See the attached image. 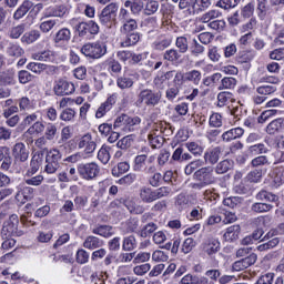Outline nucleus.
I'll return each instance as SVG.
<instances>
[{"label":"nucleus","instance_id":"1","mask_svg":"<svg viewBox=\"0 0 284 284\" xmlns=\"http://www.w3.org/2000/svg\"><path fill=\"white\" fill-rule=\"evenodd\" d=\"M174 130L168 122H156L153 130L149 134V143L151 148L156 149L163 145V136H172Z\"/></svg>","mask_w":284,"mask_h":284},{"label":"nucleus","instance_id":"2","mask_svg":"<svg viewBox=\"0 0 284 284\" xmlns=\"http://www.w3.org/2000/svg\"><path fill=\"white\" fill-rule=\"evenodd\" d=\"M9 221L10 222H7L2 227V236L7 239L2 243L3 250H11V247H14V245H17V241L10 239V236L14 234L17 226L19 225V220L17 219V215H12Z\"/></svg>","mask_w":284,"mask_h":284},{"label":"nucleus","instance_id":"3","mask_svg":"<svg viewBox=\"0 0 284 284\" xmlns=\"http://www.w3.org/2000/svg\"><path fill=\"white\" fill-rule=\"evenodd\" d=\"M217 105L220 108L226 105L229 110H231V114H233V116H239V113L241 112V102H236L234 95L230 92H222L217 95Z\"/></svg>","mask_w":284,"mask_h":284},{"label":"nucleus","instance_id":"4","mask_svg":"<svg viewBox=\"0 0 284 284\" xmlns=\"http://www.w3.org/2000/svg\"><path fill=\"white\" fill-rule=\"evenodd\" d=\"M141 123V119L139 118H130L126 114L120 115L116 118L113 130H119L122 133L130 132L132 130V125H139Z\"/></svg>","mask_w":284,"mask_h":284},{"label":"nucleus","instance_id":"5","mask_svg":"<svg viewBox=\"0 0 284 284\" xmlns=\"http://www.w3.org/2000/svg\"><path fill=\"white\" fill-rule=\"evenodd\" d=\"M116 10H119L116 4H109L102 10L100 21L105 28H112V26H114V21H116Z\"/></svg>","mask_w":284,"mask_h":284},{"label":"nucleus","instance_id":"6","mask_svg":"<svg viewBox=\"0 0 284 284\" xmlns=\"http://www.w3.org/2000/svg\"><path fill=\"white\" fill-rule=\"evenodd\" d=\"M81 52L84 57L101 59L105 54V47L101 43H88L82 47Z\"/></svg>","mask_w":284,"mask_h":284},{"label":"nucleus","instance_id":"7","mask_svg":"<svg viewBox=\"0 0 284 284\" xmlns=\"http://www.w3.org/2000/svg\"><path fill=\"white\" fill-rule=\"evenodd\" d=\"M78 171L82 179H85L87 181H92V179H97V176H99L100 169L97 163H88L80 164Z\"/></svg>","mask_w":284,"mask_h":284},{"label":"nucleus","instance_id":"8","mask_svg":"<svg viewBox=\"0 0 284 284\" xmlns=\"http://www.w3.org/2000/svg\"><path fill=\"white\" fill-rule=\"evenodd\" d=\"M163 192H165V189H160L158 191H152V189L144 187L140 192V197L145 203H152V201H156V199H161L163 196Z\"/></svg>","mask_w":284,"mask_h":284},{"label":"nucleus","instance_id":"9","mask_svg":"<svg viewBox=\"0 0 284 284\" xmlns=\"http://www.w3.org/2000/svg\"><path fill=\"white\" fill-rule=\"evenodd\" d=\"M78 145L80 150H83L87 154H92V152L97 150V142H94V139H92L90 134L83 135L79 140Z\"/></svg>","mask_w":284,"mask_h":284},{"label":"nucleus","instance_id":"10","mask_svg":"<svg viewBox=\"0 0 284 284\" xmlns=\"http://www.w3.org/2000/svg\"><path fill=\"white\" fill-rule=\"evenodd\" d=\"M54 92L58 97H63V94H72L74 92V84L68 82V80H58L54 85Z\"/></svg>","mask_w":284,"mask_h":284},{"label":"nucleus","instance_id":"11","mask_svg":"<svg viewBox=\"0 0 284 284\" xmlns=\"http://www.w3.org/2000/svg\"><path fill=\"white\" fill-rule=\"evenodd\" d=\"M159 99H161V95L159 93H153L151 90H143L140 93V102L145 103V105H156Z\"/></svg>","mask_w":284,"mask_h":284},{"label":"nucleus","instance_id":"12","mask_svg":"<svg viewBox=\"0 0 284 284\" xmlns=\"http://www.w3.org/2000/svg\"><path fill=\"white\" fill-rule=\"evenodd\" d=\"M241 234V226L240 225H232L226 229V232L223 235L224 241L232 243L236 240H239V236Z\"/></svg>","mask_w":284,"mask_h":284},{"label":"nucleus","instance_id":"13","mask_svg":"<svg viewBox=\"0 0 284 284\" xmlns=\"http://www.w3.org/2000/svg\"><path fill=\"white\" fill-rule=\"evenodd\" d=\"M150 162H152V158L148 160L146 154H141L135 158L133 168L136 172H143Z\"/></svg>","mask_w":284,"mask_h":284},{"label":"nucleus","instance_id":"14","mask_svg":"<svg viewBox=\"0 0 284 284\" xmlns=\"http://www.w3.org/2000/svg\"><path fill=\"white\" fill-rule=\"evenodd\" d=\"M29 154L30 153L28 152V149H26V144L18 143V144L14 145V148H13V155L19 161H28Z\"/></svg>","mask_w":284,"mask_h":284},{"label":"nucleus","instance_id":"15","mask_svg":"<svg viewBox=\"0 0 284 284\" xmlns=\"http://www.w3.org/2000/svg\"><path fill=\"white\" fill-rule=\"evenodd\" d=\"M43 130H45V125H43V123L41 122H36L32 126L29 128V130L24 134L27 142L32 143V138L30 136L34 134H41Z\"/></svg>","mask_w":284,"mask_h":284},{"label":"nucleus","instance_id":"16","mask_svg":"<svg viewBox=\"0 0 284 284\" xmlns=\"http://www.w3.org/2000/svg\"><path fill=\"white\" fill-rule=\"evenodd\" d=\"M240 136H243V129L235 128L223 133L222 139L223 141H234V139H240Z\"/></svg>","mask_w":284,"mask_h":284},{"label":"nucleus","instance_id":"17","mask_svg":"<svg viewBox=\"0 0 284 284\" xmlns=\"http://www.w3.org/2000/svg\"><path fill=\"white\" fill-rule=\"evenodd\" d=\"M43 165V154H34L31 160V169L29 170V174H34L39 172V169Z\"/></svg>","mask_w":284,"mask_h":284},{"label":"nucleus","instance_id":"18","mask_svg":"<svg viewBox=\"0 0 284 284\" xmlns=\"http://www.w3.org/2000/svg\"><path fill=\"white\" fill-rule=\"evenodd\" d=\"M219 247H221V244L217 240H209L204 245V252L209 255L216 254V252H219Z\"/></svg>","mask_w":284,"mask_h":284},{"label":"nucleus","instance_id":"19","mask_svg":"<svg viewBox=\"0 0 284 284\" xmlns=\"http://www.w3.org/2000/svg\"><path fill=\"white\" fill-rule=\"evenodd\" d=\"M125 8H130L133 14H139L143 10V2L141 0H134L133 2L128 0L124 3Z\"/></svg>","mask_w":284,"mask_h":284},{"label":"nucleus","instance_id":"20","mask_svg":"<svg viewBox=\"0 0 284 284\" xmlns=\"http://www.w3.org/2000/svg\"><path fill=\"white\" fill-rule=\"evenodd\" d=\"M136 28H139V24L136 23V20L134 19H129V20H125L123 22V26H122V32H124V34H128L130 32H134V30H136Z\"/></svg>","mask_w":284,"mask_h":284},{"label":"nucleus","instance_id":"21","mask_svg":"<svg viewBox=\"0 0 284 284\" xmlns=\"http://www.w3.org/2000/svg\"><path fill=\"white\" fill-rule=\"evenodd\" d=\"M283 128V119L273 120L266 128L268 134H276Z\"/></svg>","mask_w":284,"mask_h":284},{"label":"nucleus","instance_id":"22","mask_svg":"<svg viewBox=\"0 0 284 284\" xmlns=\"http://www.w3.org/2000/svg\"><path fill=\"white\" fill-rule=\"evenodd\" d=\"M212 174V169L210 168H204L195 172L196 179L200 181H204L207 183L210 181V175Z\"/></svg>","mask_w":284,"mask_h":284},{"label":"nucleus","instance_id":"23","mask_svg":"<svg viewBox=\"0 0 284 284\" xmlns=\"http://www.w3.org/2000/svg\"><path fill=\"white\" fill-rule=\"evenodd\" d=\"M71 37L72 33L69 31V29H61L55 34V43H61V41H68Z\"/></svg>","mask_w":284,"mask_h":284},{"label":"nucleus","instance_id":"24","mask_svg":"<svg viewBox=\"0 0 284 284\" xmlns=\"http://www.w3.org/2000/svg\"><path fill=\"white\" fill-rule=\"evenodd\" d=\"M184 78L186 81H191L192 83H194L195 85H199V82L201 81V72L193 70L190 72H186L184 74Z\"/></svg>","mask_w":284,"mask_h":284},{"label":"nucleus","instance_id":"25","mask_svg":"<svg viewBox=\"0 0 284 284\" xmlns=\"http://www.w3.org/2000/svg\"><path fill=\"white\" fill-rule=\"evenodd\" d=\"M221 17V12L219 10H210L201 17L202 23H210L213 19H219Z\"/></svg>","mask_w":284,"mask_h":284},{"label":"nucleus","instance_id":"26","mask_svg":"<svg viewBox=\"0 0 284 284\" xmlns=\"http://www.w3.org/2000/svg\"><path fill=\"white\" fill-rule=\"evenodd\" d=\"M111 101L112 99H109L106 102L100 105L95 113L97 119H103V116H105V113L109 112L111 108Z\"/></svg>","mask_w":284,"mask_h":284},{"label":"nucleus","instance_id":"27","mask_svg":"<svg viewBox=\"0 0 284 284\" xmlns=\"http://www.w3.org/2000/svg\"><path fill=\"white\" fill-rule=\"evenodd\" d=\"M118 85L122 90H125V88H132V85H134V81L132 80L131 77L124 75L118 79Z\"/></svg>","mask_w":284,"mask_h":284},{"label":"nucleus","instance_id":"28","mask_svg":"<svg viewBox=\"0 0 284 284\" xmlns=\"http://www.w3.org/2000/svg\"><path fill=\"white\" fill-rule=\"evenodd\" d=\"M220 154H221V151L219 149H213V150L206 152L204 159L209 163H216V161H219Z\"/></svg>","mask_w":284,"mask_h":284},{"label":"nucleus","instance_id":"29","mask_svg":"<svg viewBox=\"0 0 284 284\" xmlns=\"http://www.w3.org/2000/svg\"><path fill=\"white\" fill-rule=\"evenodd\" d=\"M39 37H41L39 31H30V32L24 33V36L22 37V42L23 43H34V41H37V39H39Z\"/></svg>","mask_w":284,"mask_h":284},{"label":"nucleus","instance_id":"30","mask_svg":"<svg viewBox=\"0 0 284 284\" xmlns=\"http://www.w3.org/2000/svg\"><path fill=\"white\" fill-rule=\"evenodd\" d=\"M227 170H232V162L229 160L222 161L220 164L216 166V173L217 174H225Z\"/></svg>","mask_w":284,"mask_h":284},{"label":"nucleus","instance_id":"31","mask_svg":"<svg viewBox=\"0 0 284 284\" xmlns=\"http://www.w3.org/2000/svg\"><path fill=\"white\" fill-rule=\"evenodd\" d=\"M276 92V87L274 85H262L257 88V94L262 97H267V94H274Z\"/></svg>","mask_w":284,"mask_h":284},{"label":"nucleus","instance_id":"32","mask_svg":"<svg viewBox=\"0 0 284 284\" xmlns=\"http://www.w3.org/2000/svg\"><path fill=\"white\" fill-rule=\"evenodd\" d=\"M61 153L58 150H51L47 154V163H59Z\"/></svg>","mask_w":284,"mask_h":284},{"label":"nucleus","instance_id":"33","mask_svg":"<svg viewBox=\"0 0 284 284\" xmlns=\"http://www.w3.org/2000/svg\"><path fill=\"white\" fill-rule=\"evenodd\" d=\"M210 125L212 128H221V125H223V116L219 113H213L210 116Z\"/></svg>","mask_w":284,"mask_h":284},{"label":"nucleus","instance_id":"34","mask_svg":"<svg viewBox=\"0 0 284 284\" xmlns=\"http://www.w3.org/2000/svg\"><path fill=\"white\" fill-rule=\"evenodd\" d=\"M98 159L101 163H108V161H110V149L101 148L98 152Z\"/></svg>","mask_w":284,"mask_h":284},{"label":"nucleus","instance_id":"35","mask_svg":"<svg viewBox=\"0 0 284 284\" xmlns=\"http://www.w3.org/2000/svg\"><path fill=\"white\" fill-rule=\"evenodd\" d=\"M28 70H31V72H34L36 74H41V72L45 70V64L39 62H31L28 64Z\"/></svg>","mask_w":284,"mask_h":284},{"label":"nucleus","instance_id":"36","mask_svg":"<svg viewBox=\"0 0 284 284\" xmlns=\"http://www.w3.org/2000/svg\"><path fill=\"white\" fill-rule=\"evenodd\" d=\"M152 261H155V263H165V261H168V254L163 251H154L152 254Z\"/></svg>","mask_w":284,"mask_h":284},{"label":"nucleus","instance_id":"37","mask_svg":"<svg viewBox=\"0 0 284 284\" xmlns=\"http://www.w3.org/2000/svg\"><path fill=\"white\" fill-rule=\"evenodd\" d=\"M99 245H100L99 239H97L94 236H89L84 241V247H87L88 250H94V248L99 247Z\"/></svg>","mask_w":284,"mask_h":284},{"label":"nucleus","instance_id":"38","mask_svg":"<svg viewBox=\"0 0 284 284\" xmlns=\"http://www.w3.org/2000/svg\"><path fill=\"white\" fill-rule=\"evenodd\" d=\"M165 241H168V235H165V232L158 231L156 233L153 234V242L156 245H161L162 243H165Z\"/></svg>","mask_w":284,"mask_h":284},{"label":"nucleus","instance_id":"39","mask_svg":"<svg viewBox=\"0 0 284 284\" xmlns=\"http://www.w3.org/2000/svg\"><path fill=\"white\" fill-rule=\"evenodd\" d=\"M194 247V240L192 237L186 239L182 244V252L190 254Z\"/></svg>","mask_w":284,"mask_h":284},{"label":"nucleus","instance_id":"40","mask_svg":"<svg viewBox=\"0 0 284 284\" xmlns=\"http://www.w3.org/2000/svg\"><path fill=\"white\" fill-rule=\"evenodd\" d=\"M156 10H159V2L150 1L145 6L144 13L145 14H154V12H156Z\"/></svg>","mask_w":284,"mask_h":284},{"label":"nucleus","instance_id":"41","mask_svg":"<svg viewBox=\"0 0 284 284\" xmlns=\"http://www.w3.org/2000/svg\"><path fill=\"white\" fill-rule=\"evenodd\" d=\"M54 26H57L55 20H47L40 24V30L42 32H50L54 28Z\"/></svg>","mask_w":284,"mask_h":284},{"label":"nucleus","instance_id":"42","mask_svg":"<svg viewBox=\"0 0 284 284\" xmlns=\"http://www.w3.org/2000/svg\"><path fill=\"white\" fill-rule=\"evenodd\" d=\"M186 148H187L189 152H191L195 156L199 154H203V149H201V146H199V144H196L194 142L186 143Z\"/></svg>","mask_w":284,"mask_h":284},{"label":"nucleus","instance_id":"43","mask_svg":"<svg viewBox=\"0 0 284 284\" xmlns=\"http://www.w3.org/2000/svg\"><path fill=\"white\" fill-rule=\"evenodd\" d=\"M134 247H136V240L134 239V236H129L126 239H124L123 242V248L124 250H134Z\"/></svg>","mask_w":284,"mask_h":284},{"label":"nucleus","instance_id":"44","mask_svg":"<svg viewBox=\"0 0 284 284\" xmlns=\"http://www.w3.org/2000/svg\"><path fill=\"white\" fill-rule=\"evenodd\" d=\"M30 3H23L14 13V19H21V17H26L28 14Z\"/></svg>","mask_w":284,"mask_h":284},{"label":"nucleus","instance_id":"45","mask_svg":"<svg viewBox=\"0 0 284 284\" xmlns=\"http://www.w3.org/2000/svg\"><path fill=\"white\" fill-rule=\"evenodd\" d=\"M97 234H99L100 236H104V239H108V236H112L113 231L110 226H100L97 230Z\"/></svg>","mask_w":284,"mask_h":284},{"label":"nucleus","instance_id":"46","mask_svg":"<svg viewBox=\"0 0 284 284\" xmlns=\"http://www.w3.org/2000/svg\"><path fill=\"white\" fill-rule=\"evenodd\" d=\"M133 272L134 274H138V276H143V274H148V272H150V264L135 266Z\"/></svg>","mask_w":284,"mask_h":284},{"label":"nucleus","instance_id":"47","mask_svg":"<svg viewBox=\"0 0 284 284\" xmlns=\"http://www.w3.org/2000/svg\"><path fill=\"white\" fill-rule=\"evenodd\" d=\"M209 59L214 62L221 59V53H219V49H216V47H211L209 49Z\"/></svg>","mask_w":284,"mask_h":284},{"label":"nucleus","instance_id":"48","mask_svg":"<svg viewBox=\"0 0 284 284\" xmlns=\"http://www.w3.org/2000/svg\"><path fill=\"white\" fill-rule=\"evenodd\" d=\"M132 145V138L130 135L124 136L122 140L118 142V148L121 150H125Z\"/></svg>","mask_w":284,"mask_h":284},{"label":"nucleus","instance_id":"49","mask_svg":"<svg viewBox=\"0 0 284 284\" xmlns=\"http://www.w3.org/2000/svg\"><path fill=\"white\" fill-rule=\"evenodd\" d=\"M28 192H32L31 187H26L23 192H21V187L19 189L16 199L20 203H24V199H28Z\"/></svg>","mask_w":284,"mask_h":284},{"label":"nucleus","instance_id":"50","mask_svg":"<svg viewBox=\"0 0 284 284\" xmlns=\"http://www.w3.org/2000/svg\"><path fill=\"white\" fill-rule=\"evenodd\" d=\"M179 57L180 55H179V52H176V50H168L164 53V59L171 62L178 61Z\"/></svg>","mask_w":284,"mask_h":284},{"label":"nucleus","instance_id":"51","mask_svg":"<svg viewBox=\"0 0 284 284\" xmlns=\"http://www.w3.org/2000/svg\"><path fill=\"white\" fill-rule=\"evenodd\" d=\"M254 212H270L272 210V205L267 203H256L253 206Z\"/></svg>","mask_w":284,"mask_h":284},{"label":"nucleus","instance_id":"52","mask_svg":"<svg viewBox=\"0 0 284 284\" xmlns=\"http://www.w3.org/2000/svg\"><path fill=\"white\" fill-rule=\"evenodd\" d=\"M260 199H264L265 201H270L271 203L278 201V197L276 195L266 191H262L260 193Z\"/></svg>","mask_w":284,"mask_h":284},{"label":"nucleus","instance_id":"53","mask_svg":"<svg viewBox=\"0 0 284 284\" xmlns=\"http://www.w3.org/2000/svg\"><path fill=\"white\" fill-rule=\"evenodd\" d=\"M173 81L178 88H183V85H185V81L187 80H185V74L179 72L175 74Z\"/></svg>","mask_w":284,"mask_h":284},{"label":"nucleus","instance_id":"54","mask_svg":"<svg viewBox=\"0 0 284 284\" xmlns=\"http://www.w3.org/2000/svg\"><path fill=\"white\" fill-rule=\"evenodd\" d=\"M90 258V255H88V252L84 250H79L77 253V261L78 263H88V260Z\"/></svg>","mask_w":284,"mask_h":284},{"label":"nucleus","instance_id":"55","mask_svg":"<svg viewBox=\"0 0 284 284\" xmlns=\"http://www.w3.org/2000/svg\"><path fill=\"white\" fill-rule=\"evenodd\" d=\"M74 110L72 109H67L61 113V119L62 121H72L74 119Z\"/></svg>","mask_w":284,"mask_h":284},{"label":"nucleus","instance_id":"56","mask_svg":"<svg viewBox=\"0 0 284 284\" xmlns=\"http://www.w3.org/2000/svg\"><path fill=\"white\" fill-rule=\"evenodd\" d=\"M270 58L275 61H281L284 59V49H276L271 52Z\"/></svg>","mask_w":284,"mask_h":284},{"label":"nucleus","instance_id":"57","mask_svg":"<svg viewBox=\"0 0 284 284\" xmlns=\"http://www.w3.org/2000/svg\"><path fill=\"white\" fill-rule=\"evenodd\" d=\"M176 45L181 52H187V39L180 37L176 39Z\"/></svg>","mask_w":284,"mask_h":284},{"label":"nucleus","instance_id":"58","mask_svg":"<svg viewBox=\"0 0 284 284\" xmlns=\"http://www.w3.org/2000/svg\"><path fill=\"white\" fill-rule=\"evenodd\" d=\"M33 59L38 61H52V52L45 51L41 54H36L33 55Z\"/></svg>","mask_w":284,"mask_h":284},{"label":"nucleus","instance_id":"59","mask_svg":"<svg viewBox=\"0 0 284 284\" xmlns=\"http://www.w3.org/2000/svg\"><path fill=\"white\" fill-rule=\"evenodd\" d=\"M57 134V126L49 124L45 130V136L49 141H52Z\"/></svg>","mask_w":284,"mask_h":284},{"label":"nucleus","instance_id":"60","mask_svg":"<svg viewBox=\"0 0 284 284\" xmlns=\"http://www.w3.org/2000/svg\"><path fill=\"white\" fill-rule=\"evenodd\" d=\"M75 29L80 37H85V34H88V32H89L88 22L79 23Z\"/></svg>","mask_w":284,"mask_h":284},{"label":"nucleus","instance_id":"61","mask_svg":"<svg viewBox=\"0 0 284 284\" xmlns=\"http://www.w3.org/2000/svg\"><path fill=\"white\" fill-rule=\"evenodd\" d=\"M18 77L20 83H29V81H32V75L28 71H20Z\"/></svg>","mask_w":284,"mask_h":284},{"label":"nucleus","instance_id":"62","mask_svg":"<svg viewBox=\"0 0 284 284\" xmlns=\"http://www.w3.org/2000/svg\"><path fill=\"white\" fill-rule=\"evenodd\" d=\"M73 74L75 79L83 80L85 78V74H88V70L84 67H79L73 71Z\"/></svg>","mask_w":284,"mask_h":284},{"label":"nucleus","instance_id":"63","mask_svg":"<svg viewBox=\"0 0 284 284\" xmlns=\"http://www.w3.org/2000/svg\"><path fill=\"white\" fill-rule=\"evenodd\" d=\"M156 230V226L154 223H151V224H146L143 230H142V233H141V236H148L149 234H152V232H155Z\"/></svg>","mask_w":284,"mask_h":284},{"label":"nucleus","instance_id":"64","mask_svg":"<svg viewBox=\"0 0 284 284\" xmlns=\"http://www.w3.org/2000/svg\"><path fill=\"white\" fill-rule=\"evenodd\" d=\"M145 261H150V253H139L134 258V263H145Z\"/></svg>","mask_w":284,"mask_h":284}]
</instances>
